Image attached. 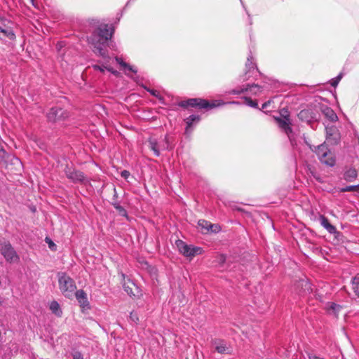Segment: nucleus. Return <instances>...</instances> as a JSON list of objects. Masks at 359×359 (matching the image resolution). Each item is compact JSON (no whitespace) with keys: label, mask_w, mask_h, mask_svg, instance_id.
<instances>
[{"label":"nucleus","mask_w":359,"mask_h":359,"mask_svg":"<svg viewBox=\"0 0 359 359\" xmlns=\"http://www.w3.org/2000/svg\"><path fill=\"white\" fill-rule=\"evenodd\" d=\"M93 68L95 70L100 71V72H104L106 69V66L104 65H93Z\"/></svg>","instance_id":"nucleus-37"},{"label":"nucleus","mask_w":359,"mask_h":359,"mask_svg":"<svg viewBox=\"0 0 359 359\" xmlns=\"http://www.w3.org/2000/svg\"><path fill=\"white\" fill-rule=\"evenodd\" d=\"M32 1H33L34 0H31Z\"/></svg>","instance_id":"nucleus-52"},{"label":"nucleus","mask_w":359,"mask_h":359,"mask_svg":"<svg viewBox=\"0 0 359 359\" xmlns=\"http://www.w3.org/2000/svg\"><path fill=\"white\" fill-rule=\"evenodd\" d=\"M59 289L64 297L72 299L76 290L75 281L65 272H58Z\"/></svg>","instance_id":"nucleus-4"},{"label":"nucleus","mask_w":359,"mask_h":359,"mask_svg":"<svg viewBox=\"0 0 359 359\" xmlns=\"http://www.w3.org/2000/svg\"><path fill=\"white\" fill-rule=\"evenodd\" d=\"M257 88L258 91H260L262 88V86H259L258 84L252 83V84H247L246 86L243 87H238L236 89H233L231 91L229 92V94L232 95H240L241 93H244L248 91L252 92L253 94H257V92H253L252 89Z\"/></svg>","instance_id":"nucleus-17"},{"label":"nucleus","mask_w":359,"mask_h":359,"mask_svg":"<svg viewBox=\"0 0 359 359\" xmlns=\"http://www.w3.org/2000/svg\"><path fill=\"white\" fill-rule=\"evenodd\" d=\"M339 308H340V306L335 303H332L330 305V309L333 311H337L339 309Z\"/></svg>","instance_id":"nucleus-41"},{"label":"nucleus","mask_w":359,"mask_h":359,"mask_svg":"<svg viewBox=\"0 0 359 359\" xmlns=\"http://www.w3.org/2000/svg\"><path fill=\"white\" fill-rule=\"evenodd\" d=\"M86 33L87 42L93 52L96 55L109 61L110 57L107 47L112 42L114 29L109 27L108 24L100 23L99 20L92 19L89 21Z\"/></svg>","instance_id":"nucleus-1"},{"label":"nucleus","mask_w":359,"mask_h":359,"mask_svg":"<svg viewBox=\"0 0 359 359\" xmlns=\"http://www.w3.org/2000/svg\"><path fill=\"white\" fill-rule=\"evenodd\" d=\"M244 102L245 104L250 107L257 109L258 108V104L256 100H252L249 97H244Z\"/></svg>","instance_id":"nucleus-30"},{"label":"nucleus","mask_w":359,"mask_h":359,"mask_svg":"<svg viewBox=\"0 0 359 359\" xmlns=\"http://www.w3.org/2000/svg\"><path fill=\"white\" fill-rule=\"evenodd\" d=\"M111 205H113V207L116 209V207H118L120 205V203L118 202L117 201H114L112 203H111Z\"/></svg>","instance_id":"nucleus-47"},{"label":"nucleus","mask_w":359,"mask_h":359,"mask_svg":"<svg viewBox=\"0 0 359 359\" xmlns=\"http://www.w3.org/2000/svg\"><path fill=\"white\" fill-rule=\"evenodd\" d=\"M115 60L118 64H119L121 67H124L125 69L135 74L137 72V69L136 68L124 62L121 57H116Z\"/></svg>","instance_id":"nucleus-25"},{"label":"nucleus","mask_w":359,"mask_h":359,"mask_svg":"<svg viewBox=\"0 0 359 359\" xmlns=\"http://www.w3.org/2000/svg\"><path fill=\"white\" fill-rule=\"evenodd\" d=\"M351 285L355 294L359 297V273L352 278Z\"/></svg>","instance_id":"nucleus-26"},{"label":"nucleus","mask_w":359,"mask_h":359,"mask_svg":"<svg viewBox=\"0 0 359 359\" xmlns=\"http://www.w3.org/2000/svg\"><path fill=\"white\" fill-rule=\"evenodd\" d=\"M320 224L321 225L330 233H332V234H334V233H339L337 231V229L336 227L331 224L328 220V219L324 216V215H320Z\"/></svg>","instance_id":"nucleus-21"},{"label":"nucleus","mask_w":359,"mask_h":359,"mask_svg":"<svg viewBox=\"0 0 359 359\" xmlns=\"http://www.w3.org/2000/svg\"><path fill=\"white\" fill-rule=\"evenodd\" d=\"M320 163L328 167H334L336 164L334 155L325 143L318 145L315 151Z\"/></svg>","instance_id":"nucleus-5"},{"label":"nucleus","mask_w":359,"mask_h":359,"mask_svg":"<svg viewBox=\"0 0 359 359\" xmlns=\"http://www.w3.org/2000/svg\"><path fill=\"white\" fill-rule=\"evenodd\" d=\"M106 69L114 75H116L118 74V72L116 70H114L112 67H106Z\"/></svg>","instance_id":"nucleus-45"},{"label":"nucleus","mask_w":359,"mask_h":359,"mask_svg":"<svg viewBox=\"0 0 359 359\" xmlns=\"http://www.w3.org/2000/svg\"><path fill=\"white\" fill-rule=\"evenodd\" d=\"M4 22H8V23H11V21L4 17H1L0 15V24H1L2 25H5V23Z\"/></svg>","instance_id":"nucleus-40"},{"label":"nucleus","mask_w":359,"mask_h":359,"mask_svg":"<svg viewBox=\"0 0 359 359\" xmlns=\"http://www.w3.org/2000/svg\"><path fill=\"white\" fill-rule=\"evenodd\" d=\"M298 118L302 121L308 124L318 122L320 118V114L316 106H309L306 109H302L298 114Z\"/></svg>","instance_id":"nucleus-8"},{"label":"nucleus","mask_w":359,"mask_h":359,"mask_svg":"<svg viewBox=\"0 0 359 359\" xmlns=\"http://www.w3.org/2000/svg\"><path fill=\"white\" fill-rule=\"evenodd\" d=\"M70 116L69 112L57 106L53 107L46 113V118L50 123H60L67 120Z\"/></svg>","instance_id":"nucleus-6"},{"label":"nucleus","mask_w":359,"mask_h":359,"mask_svg":"<svg viewBox=\"0 0 359 359\" xmlns=\"http://www.w3.org/2000/svg\"><path fill=\"white\" fill-rule=\"evenodd\" d=\"M221 231V226L217 224H212L210 222V224H208V233H219Z\"/></svg>","instance_id":"nucleus-29"},{"label":"nucleus","mask_w":359,"mask_h":359,"mask_svg":"<svg viewBox=\"0 0 359 359\" xmlns=\"http://www.w3.org/2000/svg\"><path fill=\"white\" fill-rule=\"evenodd\" d=\"M130 175V173L128 170H123L121 172V176L124 179L127 180Z\"/></svg>","instance_id":"nucleus-39"},{"label":"nucleus","mask_w":359,"mask_h":359,"mask_svg":"<svg viewBox=\"0 0 359 359\" xmlns=\"http://www.w3.org/2000/svg\"><path fill=\"white\" fill-rule=\"evenodd\" d=\"M50 310L57 317H61L62 315V311L60 308V306L56 301H53L50 302Z\"/></svg>","instance_id":"nucleus-23"},{"label":"nucleus","mask_w":359,"mask_h":359,"mask_svg":"<svg viewBox=\"0 0 359 359\" xmlns=\"http://www.w3.org/2000/svg\"><path fill=\"white\" fill-rule=\"evenodd\" d=\"M320 110L322 114L325 116L326 118H327L331 122H336L338 121V116L334 111L330 107L327 105H321L320 107Z\"/></svg>","instance_id":"nucleus-18"},{"label":"nucleus","mask_w":359,"mask_h":359,"mask_svg":"<svg viewBox=\"0 0 359 359\" xmlns=\"http://www.w3.org/2000/svg\"><path fill=\"white\" fill-rule=\"evenodd\" d=\"M117 198H118V194H117V191H116V189L115 187H114V196H113V200L114 201H117Z\"/></svg>","instance_id":"nucleus-46"},{"label":"nucleus","mask_w":359,"mask_h":359,"mask_svg":"<svg viewBox=\"0 0 359 359\" xmlns=\"http://www.w3.org/2000/svg\"><path fill=\"white\" fill-rule=\"evenodd\" d=\"M241 4H242V5H243V8H245V10L246 11V13H247V14H248V18H249V23H250V25H252V20L251 15H250V14L248 13V11L246 10V8H245V6L243 5V3L242 0H241Z\"/></svg>","instance_id":"nucleus-43"},{"label":"nucleus","mask_w":359,"mask_h":359,"mask_svg":"<svg viewBox=\"0 0 359 359\" xmlns=\"http://www.w3.org/2000/svg\"><path fill=\"white\" fill-rule=\"evenodd\" d=\"M226 104L221 100H215L209 101L203 98H189L186 100L181 101L178 103V106L182 108L192 107L198 109L209 110L215 107H219ZM227 104H238V102L233 101Z\"/></svg>","instance_id":"nucleus-2"},{"label":"nucleus","mask_w":359,"mask_h":359,"mask_svg":"<svg viewBox=\"0 0 359 359\" xmlns=\"http://www.w3.org/2000/svg\"><path fill=\"white\" fill-rule=\"evenodd\" d=\"M74 295L78 301L79 306L83 309H90V306L88 300L87 294L83 290H79L74 292Z\"/></svg>","instance_id":"nucleus-15"},{"label":"nucleus","mask_w":359,"mask_h":359,"mask_svg":"<svg viewBox=\"0 0 359 359\" xmlns=\"http://www.w3.org/2000/svg\"><path fill=\"white\" fill-rule=\"evenodd\" d=\"M123 290L130 297L135 296V294L133 292V290L131 287H130L128 285H123Z\"/></svg>","instance_id":"nucleus-36"},{"label":"nucleus","mask_w":359,"mask_h":359,"mask_svg":"<svg viewBox=\"0 0 359 359\" xmlns=\"http://www.w3.org/2000/svg\"><path fill=\"white\" fill-rule=\"evenodd\" d=\"M210 344L214 347L215 351L218 353L223 355L231 354L232 348L230 344L226 340L219 338H214L211 339Z\"/></svg>","instance_id":"nucleus-11"},{"label":"nucleus","mask_w":359,"mask_h":359,"mask_svg":"<svg viewBox=\"0 0 359 359\" xmlns=\"http://www.w3.org/2000/svg\"><path fill=\"white\" fill-rule=\"evenodd\" d=\"M295 290L299 295H306L312 292V285L308 279H300L295 283Z\"/></svg>","instance_id":"nucleus-13"},{"label":"nucleus","mask_w":359,"mask_h":359,"mask_svg":"<svg viewBox=\"0 0 359 359\" xmlns=\"http://www.w3.org/2000/svg\"><path fill=\"white\" fill-rule=\"evenodd\" d=\"M116 210L118 212V213L121 216L126 217L128 215L126 210L123 206H121V205L119 206H118V207H116Z\"/></svg>","instance_id":"nucleus-33"},{"label":"nucleus","mask_w":359,"mask_h":359,"mask_svg":"<svg viewBox=\"0 0 359 359\" xmlns=\"http://www.w3.org/2000/svg\"><path fill=\"white\" fill-rule=\"evenodd\" d=\"M201 120V116L199 115L196 114H191L189 117L184 119V121L186 123V128L185 132L186 133H188L189 132H191V127L194 124H196L199 123Z\"/></svg>","instance_id":"nucleus-20"},{"label":"nucleus","mask_w":359,"mask_h":359,"mask_svg":"<svg viewBox=\"0 0 359 359\" xmlns=\"http://www.w3.org/2000/svg\"><path fill=\"white\" fill-rule=\"evenodd\" d=\"M326 142L331 145H337L340 142L341 135L334 126H325Z\"/></svg>","instance_id":"nucleus-12"},{"label":"nucleus","mask_w":359,"mask_h":359,"mask_svg":"<svg viewBox=\"0 0 359 359\" xmlns=\"http://www.w3.org/2000/svg\"><path fill=\"white\" fill-rule=\"evenodd\" d=\"M4 23H5V25H2L1 24V26H2V28H1L2 29L6 30V32H7V31H8V32H9V31H10V32H11L12 33H15V32H14V31H13V28H12L11 27H10V26H9V25H10L11 23H8V22H4Z\"/></svg>","instance_id":"nucleus-38"},{"label":"nucleus","mask_w":359,"mask_h":359,"mask_svg":"<svg viewBox=\"0 0 359 359\" xmlns=\"http://www.w3.org/2000/svg\"><path fill=\"white\" fill-rule=\"evenodd\" d=\"M142 87L149 92L151 95L156 97L161 103H164V98L159 94V93L154 89H150L147 86H142Z\"/></svg>","instance_id":"nucleus-27"},{"label":"nucleus","mask_w":359,"mask_h":359,"mask_svg":"<svg viewBox=\"0 0 359 359\" xmlns=\"http://www.w3.org/2000/svg\"><path fill=\"white\" fill-rule=\"evenodd\" d=\"M234 210H236L240 211V212L243 211V209L241 208H239V207H235Z\"/></svg>","instance_id":"nucleus-49"},{"label":"nucleus","mask_w":359,"mask_h":359,"mask_svg":"<svg viewBox=\"0 0 359 359\" xmlns=\"http://www.w3.org/2000/svg\"><path fill=\"white\" fill-rule=\"evenodd\" d=\"M18 348H16V350L15 351V353H17V352H18Z\"/></svg>","instance_id":"nucleus-51"},{"label":"nucleus","mask_w":359,"mask_h":359,"mask_svg":"<svg viewBox=\"0 0 359 359\" xmlns=\"http://www.w3.org/2000/svg\"><path fill=\"white\" fill-rule=\"evenodd\" d=\"M175 245L179 252L186 257L193 258L197 255L203 252V249L200 247H196L192 245H188L184 241L177 239L175 241Z\"/></svg>","instance_id":"nucleus-7"},{"label":"nucleus","mask_w":359,"mask_h":359,"mask_svg":"<svg viewBox=\"0 0 359 359\" xmlns=\"http://www.w3.org/2000/svg\"><path fill=\"white\" fill-rule=\"evenodd\" d=\"M347 191H358L359 192V184L357 185H349L345 187L339 189V192H347Z\"/></svg>","instance_id":"nucleus-28"},{"label":"nucleus","mask_w":359,"mask_h":359,"mask_svg":"<svg viewBox=\"0 0 359 359\" xmlns=\"http://www.w3.org/2000/svg\"><path fill=\"white\" fill-rule=\"evenodd\" d=\"M0 252L8 263L18 262L20 257L9 241L0 243Z\"/></svg>","instance_id":"nucleus-9"},{"label":"nucleus","mask_w":359,"mask_h":359,"mask_svg":"<svg viewBox=\"0 0 359 359\" xmlns=\"http://www.w3.org/2000/svg\"><path fill=\"white\" fill-rule=\"evenodd\" d=\"M46 239H48V238H46ZM48 240H49V243H49V247L50 248H51V245H55V244L53 243V242L50 239L48 238Z\"/></svg>","instance_id":"nucleus-48"},{"label":"nucleus","mask_w":359,"mask_h":359,"mask_svg":"<svg viewBox=\"0 0 359 359\" xmlns=\"http://www.w3.org/2000/svg\"><path fill=\"white\" fill-rule=\"evenodd\" d=\"M280 118H290V114L286 108H283L280 111Z\"/></svg>","instance_id":"nucleus-34"},{"label":"nucleus","mask_w":359,"mask_h":359,"mask_svg":"<svg viewBox=\"0 0 359 359\" xmlns=\"http://www.w3.org/2000/svg\"><path fill=\"white\" fill-rule=\"evenodd\" d=\"M271 102H272L271 100H269V101H267V102H264V103L262 104V109H262V110L266 109H267V107L271 104Z\"/></svg>","instance_id":"nucleus-42"},{"label":"nucleus","mask_w":359,"mask_h":359,"mask_svg":"<svg viewBox=\"0 0 359 359\" xmlns=\"http://www.w3.org/2000/svg\"><path fill=\"white\" fill-rule=\"evenodd\" d=\"M358 177V171L354 168H349L345 170L343 178L348 182H352L356 180Z\"/></svg>","instance_id":"nucleus-22"},{"label":"nucleus","mask_w":359,"mask_h":359,"mask_svg":"<svg viewBox=\"0 0 359 359\" xmlns=\"http://www.w3.org/2000/svg\"><path fill=\"white\" fill-rule=\"evenodd\" d=\"M0 160L2 161H11L12 163L16 164L17 163H21V161L19 158L11 156L10 154L6 152V151L4 149V147L2 146L1 143L0 142Z\"/></svg>","instance_id":"nucleus-19"},{"label":"nucleus","mask_w":359,"mask_h":359,"mask_svg":"<svg viewBox=\"0 0 359 359\" xmlns=\"http://www.w3.org/2000/svg\"><path fill=\"white\" fill-rule=\"evenodd\" d=\"M130 319L131 321L134 322L135 323H137L139 322V318H138L137 313L135 311L130 312Z\"/></svg>","instance_id":"nucleus-32"},{"label":"nucleus","mask_w":359,"mask_h":359,"mask_svg":"<svg viewBox=\"0 0 359 359\" xmlns=\"http://www.w3.org/2000/svg\"><path fill=\"white\" fill-rule=\"evenodd\" d=\"M208 224H210V222L205 219H199L198 222V228L199 231L203 234L208 233Z\"/></svg>","instance_id":"nucleus-24"},{"label":"nucleus","mask_w":359,"mask_h":359,"mask_svg":"<svg viewBox=\"0 0 359 359\" xmlns=\"http://www.w3.org/2000/svg\"><path fill=\"white\" fill-rule=\"evenodd\" d=\"M149 148L154 152L155 156L161 155V151H171L175 146V140L173 136L165 135L163 138L158 140L156 138L150 137L148 140Z\"/></svg>","instance_id":"nucleus-3"},{"label":"nucleus","mask_w":359,"mask_h":359,"mask_svg":"<svg viewBox=\"0 0 359 359\" xmlns=\"http://www.w3.org/2000/svg\"><path fill=\"white\" fill-rule=\"evenodd\" d=\"M72 355V359H83V355L80 351H74Z\"/></svg>","instance_id":"nucleus-35"},{"label":"nucleus","mask_w":359,"mask_h":359,"mask_svg":"<svg viewBox=\"0 0 359 359\" xmlns=\"http://www.w3.org/2000/svg\"><path fill=\"white\" fill-rule=\"evenodd\" d=\"M219 262L220 264H224L226 262V256L224 255H220L219 257Z\"/></svg>","instance_id":"nucleus-44"},{"label":"nucleus","mask_w":359,"mask_h":359,"mask_svg":"<svg viewBox=\"0 0 359 359\" xmlns=\"http://www.w3.org/2000/svg\"><path fill=\"white\" fill-rule=\"evenodd\" d=\"M245 69H246V71L242 78L243 81L248 80L249 78L251 76L250 74L252 72H254V71L258 72L259 71L256 64L253 62V56H252V51L250 50L249 51V53H248V55L247 57V61L245 63Z\"/></svg>","instance_id":"nucleus-14"},{"label":"nucleus","mask_w":359,"mask_h":359,"mask_svg":"<svg viewBox=\"0 0 359 359\" xmlns=\"http://www.w3.org/2000/svg\"><path fill=\"white\" fill-rule=\"evenodd\" d=\"M344 74L342 72L339 73L335 78L332 79L330 81V84L333 87H337L339 84V81L342 79Z\"/></svg>","instance_id":"nucleus-31"},{"label":"nucleus","mask_w":359,"mask_h":359,"mask_svg":"<svg viewBox=\"0 0 359 359\" xmlns=\"http://www.w3.org/2000/svg\"><path fill=\"white\" fill-rule=\"evenodd\" d=\"M3 302H4L3 299L0 297V306L2 305Z\"/></svg>","instance_id":"nucleus-50"},{"label":"nucleus","mask_w":359,"mask_h":359,"mask_svg":"<svg viewBox=\"0 0 359 359\" xmlns=\"http://www.w3.org/2000/svg\"><path fill=\"white\" fill-rule=\"evenodd\" d=\"M64 172L67 179L74 184L79 183L86 184L89 182V180L86 177L85 174L73 166L67 165L65 167Z\"/></svg>","instance_id":"nucleus-10"},{"label":"nucleus","mask_w":359,"mask_h":359,"mask_svg":"<svg viewBox=\"0 0 359 359\" xmlns=\"http://www.w3.org/2000/svg\"><path fill=\"white\" fill-rule=\"evenodd\" d=\"M275 120L276 121L278 127L287 134L289 138H290V134L292 133V129L290 126L291 122L290 118L275 117Z\"/></svg>","instance_id":"nucleus-16"}]
</instances>
